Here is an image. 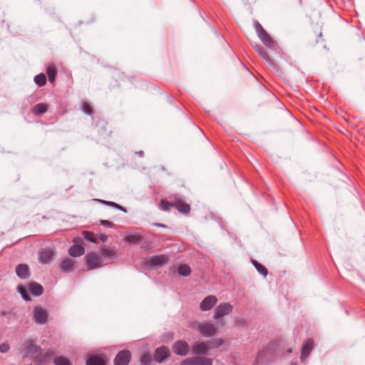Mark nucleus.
<instances>
[{
    "label": "nucleus",
    "instance_id": "obj_1",
    "mask_svg": "<svg viewBox=\"0 0 365 365\" xmlns=\"http://www.w3.org/2000/svg\"><path fill=\"white\" fill-rule=\"evenodd\" d=\"M254 26L257 36L261 39L262 43L270 49H276L277 46L276 41L272 38V37L267 34V32L264 29L262 26L257 21L254 22Z\"/></svg>",
    "mask_w": 365,
    "mask_h": 365
},
{
    "label": "nucleus",
    "instance_id": "obj_2",
    "mask_svg": "<svg viewBox=\"0 0 365 365\" xmlns=\"http://www.w3.org/2000/svg\"><path fill=\"white\" fill-rule=\"evenodd\" d=\"M213 360L202 356L187 358L180 362V365H212Z\"/></svg>",
    "mask_w": 365,
    "mask_h": 365
},
{
    "label": "nucleus",
    "instance_id": "obj_3",
    "mask_svg": "<svg viewBox=\"0 0 365 365\" xmlns=\"http://www.w3.org/2000/svg\"><path fill=\"white\" fill-rule=\"evenodd\" d=\"M86 264L88 270L94 269L103 265L102 257L96 252H90L86 256Z\"/></svg>",
    "mask_w": 365,
    "mask_h": 365
},
{
    "label": "nucleus",
    "instance_id": "obj_4",
    "mask_svg": "<svg viewBox=\"0 0 365 365\" xmlns=\"http://www.w3.org/2000/svg\"><path fill=\"white\" fill-rule=\"evenodd\" d=\"M173 203L174 204L173 207L176 208L178 212L187 215L190 212V205L186 203L182 197L178 195H173Z\"/></svg>",
    "mask_w": 365,
    "mask_h": 365
},
{
    "label": "nucleus",
    "instance_id": "obj_5",
    "mask_svg": "<svg viewBox=\"0 0 365 365\" xmlns=\"http://www.w3.org/2000/svg\"><path fill=\"white\" fill-rule=\"evenodd\" d=\"M197 329L205 337H210L217 333V328L210 323H197Z\"/></svg>",
    "mask_w": 365,
    "mask_h": 365
},
{
    "label": "nucleus",
    "instance_id": "obj_6",
    "mask_svg": "<svg viewBox=\"0 0 365 365\" xmlns=\"http://www.w3.org/2000/svg\"><path fill=\"white\" fill-rule=\"evenodd\" d=\"M232 310V306L230 303H222L215 307L214 312V319H219L221 317L231 313Z\"/></svg>",
    "mask_w": 365,
    "mask_h": 365
},
{
    "label": "nucleus",
    "instance_id": "obj_7",
    "mask_svg": "<svg viewBox=\"0 0 365 365\" xmlns=\"http://www.w3.org/2000/svg\"><path fill=\"white\" fill-rule=\"evenodd\" d=\"M34 319L38 324H45L48 319V313L41 307H36L34 309Z\"/></svg>",
    "mask_w": 365,
    "mask_h": 365
},
{
    "label": "nucleus",
    "instance_id": "obj_8",
    "mask_svg": "<svg viewBox=\"0 0 365 365\" xmlns=\"http://www.w3.org/2000/svg\"><path fill=\"white\" fill-rule=\"evenodd\" d=\"M130 359L131 354L128 350L120 351L114 359V365H128Z\"/></svg>",
    "mask_w": 365,
    "mask_h": 365
},
{
    "label": "nucleus",
    "instance_id": "obj_9",
    "mask_svg": "<svg viewBox=\"0 0 365 365\" xmlns=\"http://www.w3.org/2000/svg\"><path fill=\"white\" fill-rule=\"evenodd\" d=\"M173 350L178 355L186 356L189 352L190 346L185 341L178 340L174 343Z\"/></svg>",
    "mask_w": 365,
    "mask_h": 365
},
{
    "label": "nucleus",
    "instance_id": "obj_10",
    "mask_svg": "<svg viewBox=\"0 0 365 365\" xmlns=\"http://www.w3.org/2000/svg\"><path fill=\"white\" fill-rule=\"evenodd\" d=\"M24 346L25 347L26 349V356H30L31 357H36L41 352L40 346L35 344L31 340H27L24 344Z\"/></svg>",
    "mask_w": 365,
    "mask_h": 365
},
{
    "label": "nucleus",
    "instance_id": "obj_11",
    "mask_svg": "<svg viewBox=\"0 0 365 365\" xmlns=\"http://www.w3.org/2000/svg\"><path fill=\"white\" fill-rule=\"evenodd\" d=\"M169 258L165 255H155L150 257L146 264L151 267H159L167 264Z\"/></svg>",
    "mask_w": 365,
    "mask_h": 365
},
{
    "label": "nucleus",
    "instance_id": "obj_12",
    "mask_svg": "<svg viewBox=\"0 0 365 365\" xmlns=\"http://www.w3.org/2000/svg\"><path fill=\"white\" fill-rule=\"evenodd\" d=\"M170 353V349L167 346H162L155 349L153 357L157 362L162 363L169 356Z\"/></svg>",
    "mask_w": 365,
    "mask_h": 365
},
{
    "label": "nucleus",
    "instance_id": "obj_13",
    "mask_svg": "<svg viewBox=\"0 0 365 365\" xmlns=\"http://www.w3.org/2000/svg\"><path fill=\"white\" fill-rule=\"evenodd\" d=\"M217 302V298L215 295L206 297L200 303V308L202 311L210 310Z\"/></svg>",
    "mask_w": 365,
    "mask_h": 365
},
{
    "label": "nucleus",
    "instance_id": "obj_14",
    "mask_svg": "<svg viewBox=\"0 0 365 365\" xmlns=\"http://www.w3.org/2000/svg\"><path fill=\"white\" fill-rule=\"evenodd\" d=\"M254 48L258 55L271 67L275 68V64L272 60L269 58L265 48L261 45H255Z\"/></svg>",
    "mask_w": 365,
    "mask_h": 365
},
{
    "label": "nucleus",
    "instance_id": "obj_15",
    "mask_svg": "<svg viewBox=\"0 0 365 365\" xmlns=\"http://www.w3.org/2000/svg\"><path fill=\"white\" fill-rule=\"evenodd\" d=\"M314 348V340L308 339L302 346L301 360L304 361L309 355Z\"/></svg>",
    "mask_w": 365,
    "mask_h": 365
},
{
    "label": "nucleus",
    "instance_id": "obj_16",
    "mask_svg": "<svg viewBox=\"0 0 365 365\" xmlns=\"http://www.w3.org/2000/svg\"><path fill=\"white\" fill-rule=\"evenodd\" d=\"M208 350L209 346L206 341L196 343L192 347L193 354L196 355H205L207 353Z\"/></svg>",
    "mask_w": 365,
    "mask_h": 365
},
{
    "label": "nucleus",
    "instance_id": "obj_17",
    "mask_svg": "<svg viewBox=\"0 0 365 365\" xmlns=\"http://www.w3.org/2000/svg\"><path fill=\"white\" fill-rule=\"evenodd\" d=\"M74 266L75 262L72 259L66 258L61 262L60 264V268L61 271L68 273L73 269Z\"/></svg>",
    "mask_w": 365,
    "mask_h": 365
},
{
    "label": "nucleus",
    "instance_id": "obj_18",
    "mask_svg": "<svg viewBox=\"0 0 365 365\" xmlns=\"http://www.w3.org/2000/svg\"><path fill=\"white\" fill-rule=\"evenodd\" d=\"M17 276L21 279H26L29 276V267L26 264H19L16 268Z\"/></svg>",
    "mask_w": 365,
    "mask_h": 365
},
{
    "label": "nucleus",
    "instance_id": "obj_19",
    "mask_svg": "<svg viewBox=\"0 0 365 365\" xmlns=\"http://www.w3.org/2000/svg\"><path fill=\"white\" fill-rule=\"evenodd\" d=\"M28 288L30 292L34 296H40L43 294V287L40 284L35 282H30L28 284Z\"/></svg>",
    "mask_w": 365,
    "mask_h": 365
},
{
    "label": "nucleus",
    "instance_id": "obj_20",
    "mask_svg": "<svg viewBox=\"0 0 365 365\" xmlns=\"http://www.w3.org/2000/svg\"><path fill=\"white\" fill-rule=\"evenodd\" d=\"M53 252L51 250H44L40 252L39 261L42 264H47L51 259Z\"/></svg>",
    "mask_w": 365,
    "mask_h": 365
},
{
    "label": "nucleus",
    "instance_id": "obj_21",
    "mask_svg": "<svg viewBox=\"0 0 365 365\" xmlns=\"http://www.w3.org/2000/svg\"><path fill=\"white\" fill-rule=\"evenodd\" d=\"M84 252V247L81 245H73L68 250L69 255L74 257L83 255Z\"/></svg>",
    "mask_w": 365,
    "mask_h": 365
},
{
    "label": "nucleus",
    "instance_id": "obj_22",
    "mask_svg": "<svg viewBox=\"0 0 365 365\" xmlns=\"http://www.w3.org/2000/svg\"><path fill=\"white\" fill-rule=\"evenodd\" d=\"M105 360L98 355H92L86 360V365H105Z\"/></svg>",
    "mask_w": 365,
    "mask_h": 365
},
{
    "label": "nucleus",
    "instance_id": "obj_23",
    "mask_svg": "<svg viewBox=\"0 0 365 365\" xmlns=\"http://www.w3.org/2000/svg\"><path fill=\"white\" fill-rule=\"evenodd\" d=\"M101 257L108 258L110 260L115 259V252L113 249H110L106 246H103L101 250Z\"/></svg>",
    "mask_w": 365,
    "mask_h": 365
},
{
    "label": "nucleus",
    "instance_id": "obj_24",
    "mask_svg": "<svg viewBox=\"0 0 365 365\" xmlns=\"http://www.w3.org/2000/svg\"><path fill=\"white\" fill-rule=\"evenodd\" d=\"M48 110V106L46 103H40L35 105L32 108V112L36 115H40L45 113Z\"/></svg>",
    "mask_w": 365,
    "mask_h": 365
},
{
    "label": "nucleus",
    "instance_id": "obj_25",
    "mask_svg": "<svg viewBox=\"0 0 365 365\" xmlns=\"http://www.w3.org/2000/svg\"><path fill=\"white\" fill-rule=\"evenodd\" d=\"M169 200H161L160 203V208L163 211H170L171 207H173L174 204L173 203V195L168 197Z\"/></svg>",
    "mask_w": 365,
    "mask_h": 365
},
{
    "label": "nucleus",
    "instance_id": "obj_26",
    "mask_svg": "<svg viewBox=\"0 0 365 365\" xmlns=\"http://www.w3.org/2000/svg\"><path fill=\"white\" fill-rule=\"evenodd\" d=\"M267 355H272L267 349L260 351L255 359L257 364L267 363L268 361L265 359Z\"/></svg>",
    "mask_w": 365,
    "mask_h": 365
},
{
    "label": "nucleus",
    "instance_id": "obj_27",
    "mask_svg": "<svg viewBox=\"0 0 365 365\" xmlns=\"http://www.w3.org/2000/svg\"><path fill=\"white\" fill-rule=\"evenodd\" d=\"M46 73L48 78V81L51 83H53L57 75V69L56 66L54 65H49L47 67Z\"/></svg>",
    "mask_w": 365,
    "mask_h": 365
},
{
    "label": "nucleus",
    "instance_id": "obj_28",
    "mask_svg": "<svg viewBox=\"0 0 365 365\" xmlns=\"http://www.w3.org/2000/svg\"><path fill=\"white\" fill-rule=\"evenodd\" d=\"M53 363L54 365H72L71 361L63 356H58L54 358Z\"/></svg>",
    "mask_w": 365,
    "mask_h": 365
},
{
    "label": "nucleus",
    "instance_id": "obj_29",
    "mask_svg": "<svg viewBox=\"0 0 365 365\" xmlns=\"http://www.w3.org/2000/svg\"><path fill=\"white\" fill-rule=\"evenodd\" d=\"M140 361L141 365H151L152 356L150 353L143 352L140 356Z\"/></svg>",
    "mask_w": 365,
    "mask_h": 365
},
{
    "label": "nucleus",
    "instance_id": "obj_30",
    "mask_svg": "<svg viewBox=\"0 0 365 365\" xmlns=\"http://www.w3.org/2000/svg\"><path fill=\"white\" fill-rule=\"evenodd\" d=\"M206 342L209 346V349H212L222 345L224 344V340L221 338H217L213 340L207 341Z\"/></svg>",
    "mask_w": 365,
    "mask_h": 365
},
{
    "label": "nucleus",
    "instance_id": "obj_31",
    "mask_svg": "<svg viewBox=\"0 0 365 365\" xmlns=\"http://www.w3.org/2000/svg\"><path fill=\"white\" fill-rule=\"evenodd\" d=\"M252 264L259 274H261L264 277H266L267 275L268 270L264 266H263L262 264L259 263L256 260H252Z\"/></svg>",
    "mask_w": 365,
    "mask_h": 365
},
{
    "label": "nucleus",
    "instance_id": "obj_32",
    "mask_svg": "<svg viewBox=\"0 0 365 365\" xmlns=\"http://www.w3.org/2000/svg\"><path fill=\"white\" fill-rule=\"evenodd\" d=\"M142 240V237L139 235H130L125 237V241L128 243L138 244Z\"/></svg>",
    "mask_w": 365,
    "mask_h": 365
},
{
    "label": "nucleus",
    "instance_id": "obj_33",
    "mask_svg": "<svg viewBox=\"0 0 365 365\" xmlns=\"http://www.w3.org/2000/svg\"><path fill=\"white\" fill-rule=\"evenodd\" d=\"M178 273L183 277H187L190 274L191 269L187 264H181L178 267Z\"/></svg>",
    "mask_w": 365,
    "mask_h": 365
},
{
    "label": "nucleus",
    "instance_id": "obj_34",
    "mask_svg": "<svg viewBox=\"0 0 365 365\" xmlns=\"http://www.w3.org/2000/svg\"><path fill=\"white\" fill-rule=\"evenodd\" d=\"M34 81L39 87L44 86L46 83V75L44 73H40L36 76L34 78Z\"/></svg>",
    "mask_w": 365,
    "mask_h": 365
},
{
    "label": "nucleus",
    "instance_id": "obj_35",
    "mask_svg": "<svg viewBox=\"0 0 365 365\" xmlns=\"http://www.w3.org/2000/svg\"><path fill=\"white\" fill-rule=\"evenodd\" d=\"M83 237L88 242H96L97 239L94 233L89 231H84L83 232Z\"/></svg>",
    "mask_w": 365,
    "mask_h": 365
},
{
    "label": "nucleus",
    "instance_id": "obj_36",
    "mask_svg": "<svg viewBox=\"0 0 365 365\" xmlns=\"http://www.w3.org/2000/svg\"><path fill=\"white\" fill-rule=\"evenodd\" d=\"M101 202H102L103 204L104 205H109V206H111V207H115L120 210H122L124 212H126V210L125 207H122L121 205L114 202H111V201H106V200H99Z\"/></svg>",
    "mask_w": 365,
    "mask_h": 365
},
{
    "label": "nucleus",
    "instance_id": "obj_37",
    "mask_svg": "<svg viewBox=\"0 0 365 365\" xmlns=\"http://www.w3.org/2000/svg\"><path fill=\"white\" fill-rule=\"evenodd\" d=\"M19 293L21 294L22 298L26 301H30L31 297H29L27 289L26 287L21 286L18 288Z\"/></svg>",
    "mask_w": 365,
    "mask_h": 365
},
{
    "label": "nucleus",
    "instance_id": "obj_38",
    "mask_svg": "<svg viewBox=\"0 0 365 365\" xmlns=\"http://www.w3.org/2000/svg\"><path fill=\"white\" fill-rule=\"evenodd\" d=\"M83 111L88 115H91L93 113L92 108L86 102L83 103Z\"/></svg>",
    "mask_w": 365,
    "mask_h": 365
},
{
    "label": "nucleus",
    "instance_id": "obj_39",
    "mask_svg": "<svg viewBox=\"0 0 365 365\" xmlns=\"http://www.w3.org/2000/svg\"><path fill=\"white\" fill-rule=\"evenodd\" d=\"M10 346L8 343H2L0 344V352L6 353L9 351Z\"/></svg>",
    "mask_w": 365,
    "mask_h": 365
},
{
    "label": "nucleus",
    "instance_id": "obj_40",
    "mask_svg": "<svg viewBox=\"0 0 365 365\" xmlns=\"http://www.w3.org/2000/svg\"><path fill=\"white\" fill-rule=\"evenodd\" d=\"M101 224L108 227H112L113 226V223L108 220H101Z\"/></svg>",
    "mask_w": 365,
    "mask_h": 365
},
{
    "label": "nucleus",
    "instance_id": "obj_41",
    "mask_svg": "<svg viewBox=\"0 0 365 365\" xmlns=\"http://www.w3.org/2000/svg\"><path fill=\"white\" fill-rule=\"evenodd\" d=\"M99 239L104 242L108 240V236L106 234H101L99 235Z\"/></svg>",
    "mask_w": 365,
    "mask_h": 365
},
{
    "label": "nucleus",
    "instance_id": "obj_42",
    "mask_svg": "<svg viewBox=\"0 0 365 365\" xmlns=\"http://www.w3.org/2000/svg\"><path fill=\"white\" fill-rule=\"evenodd\" d=\"M138 156L143 157L144 156V152L143 150L138 151L135 153Z\"/></svg>",
    "mask_w": 365,
    "mask_h": 365
},
{
    "label": "nucleus",
    "instance_id": "obj_43",
    "mask_svg": "<svg viewBox=\"0 0 365 365\" xmlns=\"http://www.w3.org/2000/svg\"><path fill=\"white\" fill-rule=\"evenodd\" d=\"M290 365H297V361H292Z\"/></svg>",
    "mask_w": 365,
    "mask_h": 365
},
{
    "label": "nucleus",
    "instance_id": "obj_44",
    "mask_svg": "<svg viewBox=\"0 0 365 365\" xmlns=\"http://www.w3.org/2000/svg\"><path fill=\"white\" fill-rule=\"evenodd\" d=\"M288 352L291 353L292 352V349H289Z\"/></svg>",
    "mask_w": 365,
    "mask_h": 365
}]
</instances>
